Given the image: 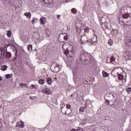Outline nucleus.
Instances as JSON below:
<instances>
[{"instance_id":"1","label":"nucleus","mask_w":131,"mask_h":131,"mask_svg":"<svg viewBox=\"0 0 131 131\" xmlns=\"http://www.w3.org/2000/svg\"><path fill=\"white\" fill-rule=\"evenodd\" d=\"M80 59L81 62L85 65L86 64L91 63V61L93 60V57H92L91 54L85 51H82L80 54Z\"/></svg>"},{"instance_id":"11","label":"nucleus","mask_w":131,"mask_h":131,"mask_svg":"<svg viewBox=\"0 0 131 131\" xmlns=\"http://www.w3.org/2000/svg\"><path fill=\"white\" fill-rule=\"evenodd\" d=\"M16 125L17 126H18V127H20V128H23V127H24L25 126L24 122H23V121L17 122Z\"/></svg>"},{"instance_id":"22","label":"nucleus","mask_w":131,"mask_h":131,"mask_svg":"<svg viewBox=\"0 0 131 131\" xmlns=\"http://www.w3.org/2000/svg\"><path fill=\"white\" fill-rule=\"evenodd\" d=\"M102 75L103 77H107L108 75V73H107L105 71H102Z\"/></svg>"},{"instance_id":"40","label":"nucleus","mask_w":131,"mask_h":131,"mask_svg":"<svg viewBox=\"0 0 131 131\" xmlns=\"http://www.w3.org/2000/svg\"><path fill=\"white\" fill-rule=\"evenodd\" d=\"M61 17V15H57V18L59 19Z\"/></svg>"},{"instance_id":"7","label":"nucleus","mask_w":131,"mask_h":131,"mask_svg":"<svg viewBox=\"0 0 131 131\" xmlns=\"http://www.w3.org/2000/svg\"><path fill=\"white\" fill-rule=\"evenodd\" d=\"M46 23H47V18L43 16L41 17L40 18V24L41 25H45Z\"/></svg>"},{"instance_id":"39","label":"nucleus","mask_w":131,"mask_h":131,"mask_svg":"<svg viewBox=\"0 0 131 131\" xmlns=\"http://www.w3.org/2000/svg\"><path fill=\"white\" fill-rule=\"evenodd\" d=\"M71 131H77L76 129H72Z\"/></svg>"},{"instance_id":"14","label":"nucleus","mask_w":131,"mask_h":131,"mask_svg":"<svg viewBox=\"0 0 131 131\" xmlns=\"http://www.w3.org/2000/svg\"><path fill=\"white\" fill-rule=\"evenodd\" d=\"M6 48H11V49H12V50H14L15 46L12 44H8L6 46H5Z\"/></svg>"},{"instance_id":"10","label":"nucleus","mask_w":131,"mask_h":131,"mask_svg":"<svg viewBox=\"0 0 131 131\" xmlns=\"http://www.w3.org/2000/svg\"><path fill=\"white\" fill-rule=\"evenodd\" d=\"M128 9H130V10H131V7L126 8L124 7L122 8L121 11L122 12H123V13H124L125 14H128V12L127 11V10H128Z\"/></svg>"},{"instance_id":"12","label":"nucleus","mask_w":131,"mask_h":131,"mask_svg":"<svg viewBox=\"0 0 131 131\" xmlns=\"http://www.w3.org/2000/svg\"><path fill=\"white\" fill-rule=\"evenodd\" d=\"M46 79L48 84H52V83H53V82L52 81V78L47 77Z\"/></svg>"},{"instance_id":"13","label":"nucleus","mask_w":131,"mask_h":131,"mask_svg":"<svg viewBox=\"0 0 131 131\" xmlns=\"http://www.w3.org/2000/svg\"><path fill=\"white\" fill-rule=\"evenodd\" d=\"M111 63H112L114 65H115L116 64V62H115V58H114V56H112L111 57Z\"/></svg>"},{"instance_id":"17","label":"nucleus","mask_w":131,"mask_h":131,"mask_svg":"<svg viewBox=\"0 0 131 131\" xmlns=\"http://www.w3.org/2000/svg\"><path fill=\"white\" fill-rule=\"evenodd\" d=\"M59 71H60V69H59V67H54V72L55 73H57V72H59Z\"/></svg>"},{"instance_id":"5","label":"nucleus","mask_w":131,"mask_h":131,"mask_svg":"<svg viewBox=\"0 0 131 131\" xmlns=\"http://www.w3.org/2000/svg\"><path fill=\"white\" fill-rule=\"evenodd\" d=\"M61 112L63 114H67L68 115L71 113V110H67L66 108H61Z\"/></svg>"},{"instance_id":"9","label":"nucleus","mask_w":131,"mask_h":131,"mask_svg":"<svg viewBox=\"0 0 131 131\" xmlns=\"http://www.w3.org/2000/svg\"><path fill=\"white\" fill-rule=\"evenodd\" d=\"M42 92L43 93V94H46V95H51V94H52V91H51L50 89L46 88L42 90Z\"/></svg>"},{"instance_id":"2","label":"nucleus","mask_w":131,"mask_h":131,"mask_svg":"<svg viewBox=\"0 0 131 131\" xmlns=\"http://www.w3.org/2000/svg\"><path fill=\"white\" fill-rule=\"evenodd\" d=\"M66 45L69 47L67 48V49L64 51V53L65 55H68V57H70V58H71L74 56V48H73V46L69 43H66ZM66 45V43H64L62 46V48H63L64 46Z\"/></svg>"},{"instance_id":"35","label":"nucleus","mask_w":131,"mask_h":131,"mask_svg":"<svg viewBox=\"0 0 131 131\" xmlns=\"http://www.w3.org/2000/svg\"><path fill=\"white\" fill-rule=\"evenodd\" d=\"M109 103H110V101H109V100H106L105 101L106 104L110 105V104Z\"/></svg>"},{"instance_id":"3","label":"nucleus","mask_w":131,"mask_h":131,"mask_svg":"<svg viewBox=\"0 0 131 131\" xmlns=\"http://www.w3.org/2000/svg\"><path fill=\"white\" fill-rule=\"evenodd\" d=\"M98 39L97 38V36H94L91 40H84L83 38H81L80 43L81 45H84L85 42H91L93 46H95L96 45V42L97 41Z\"/></svg>"},{"instance_id":"20","label":"nucleus","mask_w":131,"mask_h":131,"mask_svg":"<svg viewBox=\"0 0 131 131\" xmlns=\"http://www.w3.org/2000/svg\"><path fill=\"white\" fill-rule=\"evenodd\" d=\"M7 68H8L7 66H2L1 67V70L3 71H6V70H7Z\"/></svg>"},{"instance_id":"26","label":"nucleus","mask_w":131,"mask_h":131,"mask_svg":"<svg viewBox=\"0 0 131 131\" xmlns=\"http://www.w3.org/2000/svg\"><path fill=\"white\" fill-rule=\"evenodd\" d=\"M39 83H40V84H44L45 83V80L42 79H40L39 81H38Z\"/></svg>"},{"instance_id":"24","label":"nucleus","mask_w":131,"mask_h":131,"mask_svg":"<svg viewBox=\"0 0 131 131\" xmlns=\"http://www.w3.org/2000/svg\"><path fill=\"white\" fill-rule=\"evenodd\" d=\"M5 77L7 79L11 78V77H13V74H7L5 75Z\"/></svg>"},{"instance_id":"8","label":"nucleus","mask_w":131,"mask_h":131,"mask_svg":"<svg viewBox=\"0 0 131 131\" xmlns=\"http://www.w3.org/2000/svg\"><path fill=\"white\" fill-rule=\"evenodd\" d=\"M125 46L128 49H131V38H129L126 41Z\"/></svg>"},{"instance_id":"42","label":"nucleus","mask_w":131,"mask_h":131,"mask_svg":"<svg viewBox=\"0 0 131 131\" xmlns=\"http://www.w3.org/2000/svg\"><path fill=\"white\" fill-rule=\"evenodd\" d=\"M15 56H17V52H16L15 53Z\"/></svg>"},{"instance_id":"16","label":"nucleus","mask_w":131,"mask_h":131,"mask_svg":"<svg viewBox=\"0 0 131 131\" xmlns=\"http://www.w3.org/2000/svg\"><path fill=\"white\" fill-rule=\"evenodd\" d=\"M71 12L74 14V15H76V14H77V10L75 8H72Z\"/></svg>"},{"instance_id":"37","label":"nucleus","mask_w":131,"mask_h":131,"mask_svg":"<svg viewBox=\"0 0 131 131\" xmlns=\"http://www.w3.org/2000/svg\"><path fill=\"white\" fill-rule=\"evenodd\" d=\"M77 131H83V130L82 129V128L81 127H78V129L77 130Z\"/></svg>"},{"instance_id":"38","label":"nucleus","mask_w":131,"mask_h":131,"mask_svg":"<svg viewBox=\"0 0 131 131\" xmlns=\"http://www.w3.org/2000/svg\"><path fill=\"white\" fill-rule=\"evenodd\" d=\"M31 87L32 89H35V88H36L35 85H34L33 84L31 85Z\"/></svg>"},{"instance_id":"23","label":"nucleus","mask_w":131,"mask_h":131,"mask_svg":"<svg viewBox=\"0 0 131 131\" xmlns=\"http://www.w3.org/2000/svg\"><path fill=\"white\" fill-rule=\"evenodd\" d=\"M28 50L29 52H31V51H32V45H28Z\"/></svg>"},{"instance_id":"21","label":"nucleus","mask_w":131,"mask_h":131,"mask_svg":"<svg viewBox=\"0 0 131 131\" xmlns=\"http://www.w3.org/2000/svg\"><path fill=\"white\" fill-rule=\"evenodd\" d=\"M108 44L109 45V46H113V40H112V39H110L108 40Z\"/></svg>"},{"instance_id":"34","label":"nucleus","mask_w":131,"mask_h":131,"mask_svg":"<svg viewBox=\"0 0 131 131\" xmlns=\"http://www.w3.org/2000/svg\"><path fill=\"white\" fill-rule=\"evenodd\" d=\"M123 18H124V19H127V18H128V16L123 14Z\"/></svg>"},{"instance_id":"30","label":"nucleus","mask_w":131,"mask_h":131,"mask_svg":"<svg viewBox=\"0 0 131 131\" xmlns=\"http://www.w3.org/2000/svg\"><path fill=\"white\" fill-rule=\"evenodd\" d=\"M126 25H127L128 26H130V25H131L130 19H129V21H126Z\"/></svg>"},{"instance_id":"4","label":"nucleus","mask_w":131,"mask_h":131,"mask_svg":"<svg viewBox=\"0 0 131 131\" xmlns=\"http://www.w3.org/2000/svg\"><path fill=\"white\" fill-rule=\"evenodd\" d=\"M1 55L3 56L4 58H6V59H11V58H12V54L11 52L6 51V50L4 49H1Z\"/></svg>"},{"instance_id":"29","label":"nucleus","mask_w":131,"mask_h":131,"mask_svg":"<svg viewBox=\"0 0 131 131\" xmlns=\"http://www.w3.org/2000/svg\"><path fill=\"white\" fill-rule=\"evenodd\" d=\"M20 85L21 86H25V88H28V85H27V84H25V83H21Z\"/></svg>"},{"instance_id":"33","label":"nucleus","mask_w":131,"mask_h":131,"mask_svg":"<svg viewBox=\"0 0 131 131\" xmlns=\"http://www.w3.org/2000/svg\"><path fill=\"white\" fill-rule=\"evenodd\" d=\"M46 0H43V2L44 3V4H45V5H49L50 4V3H49V2H46Z\"/></svg>"},{"instance_id":"6","label":"nucleus","mask_w":131,"mask_h":131,"mask_svg":"<svg viewBox=\"0 0 131 131\" xmlns=\"http://www.w3.org/2000/svg\"><path fill=\"white\" fill-rule=\"evenodd\" d=\"M69 35L67 33H63L59 35V37H63L64 40H68Z\"/></svg>"},{"instance_id":"19","label":"nucleus","mask_w":131,"mask_h":131,"mask_svg":"<svg viewBox=\"0 0 131 131\" xmlns=\"http://www.w3.org/2000/svg\"><path fill=\"white\" fill-rule=\"evenodd\" d=\"M25 15H26L27 18H31V14L30 13V12H27L25 13Z\"/></svg>"},{"instance_id":"32","label":"nucleus","mask_w":131,"mask_h":131,"mask_svg":"<svg viewBox=\"0 0 131 131\" xmlns=\"http://www.w3.org/2000/svg\"><path fill=\"white\" fill-rule=\"evenodd\" d=\"M126 92L128 93H129V92H131V88H128L126 90Z\"/></svg>"},{"instance_id":"28","label":"nucleus","mask_w":131,"mask_h":131,"mask_svg":"<svg viewBox=\"0 0 131 131\" xmlns=\"http://www.w3.org/2000/svg\"><path fill=\"white\" fill-rule=\"evenodd\" d=\"M106 97H114V95L110 93H106Z\"/></svg>"},{"instance_id":"18","label":"nucleus","mask_w":131,"mask_h":131,"mask_svg":"<svg viewBox=\"0 0 131 131\" xmlns=\"http://www.w3.org/2000/svg\"><path fill=\"white\" fill-rule=\"evenodd\" d=\"M105 18H106V16H103L101 17L100 19V22H101V23H104V22H106V20H105Z\"/></svg>"},{"instance_id":"41","label":"nucleus","mask_w":131,"mask_h":131,"mask_svg":"<svg viewBox=\"0 0 131 131\" xmlns=\"http://www.w3.org/2000/svg\"><path fill=\"white\" fill-rule=\"evenodd\" d=\"M2 80H3V78H2L1 76H0V81H2Z\"/></svg>"},{"instance_id":"25","label":"nucleus","mask_w":131,"mask_h":131,"mask_svg":"<svg viewBox=\"0 0 131 131\" xmlns=\"http://www.w3.org/2000/svg\"><path fill=\"white\" fill-rule=\"evenodd\" d=\"M7 36L11 37V36L12 35V32L11 31H7Z\"/></svg>"},{"instance_id":"43","label":"nucleus","mask_w":131,"mask_h":131,"mask_svg":"<svg viewBox=\"0 0 131 131\" xmlns=\"http://www.w3.org/2000/svg\"><path fill=\"white\" fill-rule=\"evenodd\" d=\"M14 59H16V57H15Z\"/></svg>"},{"instance_id":"36","label":"nucleus","mask_w":131,"mask_h":131,"mask_svg":"<svg viewBox=\"0 0 131 131\" xmlns=\"http://www.w3.org/2000/svg\"><path fill=\"white\" fill-rule=\"evenodd\" d=\"M79 110L80 112H83V111H84V110H83V107H80Z\"/></svg>"},{"instance_id":"15","label":"nucleus","mask_w":131,"mask_h":131,"mask_svg":"<svg viewBox=\"0 0 131 131\" xmlns=\"http://www.w3.org/2000/svg\"><path fill=\"white\" fill-rule=\"evenodd\" d=\"M117 75H118V77L119 80H122V79H123V76L122 75L117 73Z\"/></svg>"},{"instance_id":"27","label":"nucleus","mask_w":131,"mask_h":131,"mask_svg":"<svg viewBox=\"0 0 131 131\" xmlns=\"http://www.w3.org/2000/svg\"><path fill=\"white\" fill-rule=\"evenodd\" d=\"M36 22H37V18L36 17H34L32 20V23L34 24V23H36Z\"/></svg>"},{"instance_id":"31","label":"nucleus","mask_w":131,"mask_h":131,"mask_svg":"<svg viewBox=\"0 0 131 131\" xmlns=\"http://www.w3.org/2000/svg\"><path fill=\"white\" fill-rule=\"evenodd\" d=\"M70 108H71V105L69 104H67L66 108L68 110H71Z\"/></svg>"}]
</instances>
